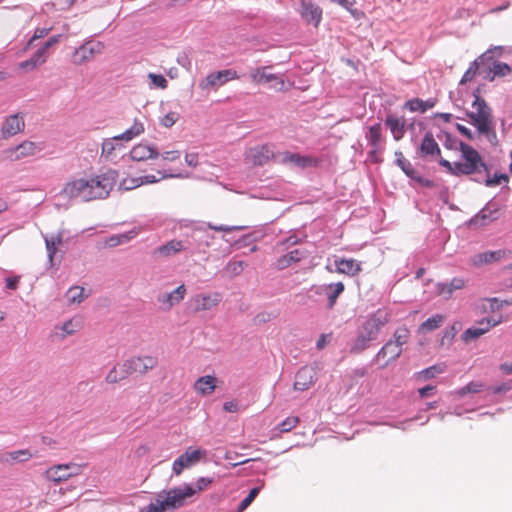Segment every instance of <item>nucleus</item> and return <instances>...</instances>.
I'll use <instances>...</instances> for the list:
<instances>
[{"label":"nucleus","instance_id":"nucleus-42","mask_svg":"<svg viewBox=\"0 0 512 512\" xmlns=\"http://www.w3.org/2000/svg\"><path fill=\"white\" fill-rule=\"evenodd\" d=\"M45 243H46V249L48 251L49 262L52 263L53 257L57 251V247H58V245H60L62 243V235L58 234L55 237L46 238Z\"/></svg>","mask_w":512,"mask_h":512},{"label":"nucleus","instance_id":"nucleus-3","mask_svg":"<svg viewBox=\"0 0 512 512\" xmlns=\"http://www.w3.org/2000/svg\"><path fill=\"white\" fill-rule=\"evenodd\" d=\"M469 122L480 135H483L492 146H497L499 141L495 130V122L491 107L487 102L474 93L472 110L467 112Z\"/></svg>","mask_w":512,"mask_h":512},{"label":"nucleus","instance_id":"nucleus-6","mask_svg":"<svg viewBox=\"0 0 512 512\" xmlns=\"http://www.w3.org/2000/svg\"><path fill=\"white\" fill-rule=\"evenodd\" d=\"M277 153L271 144L258 145L249 148L245 152L244 161L252 167H260L268 164L270 161L276 162Z\"/></svg>","mask_w":512,"mask_h":512},{"label":"nucleus","instance_id":"nucleus-22","mask_svg":"<svg viewBox=\"0 0 512 512\" xmlns=\"http://www.w3.org/2000/svg\"><path fill=\"white\" fill-rule=\"evenodd\" d=\"M129 155L133 161L142 162L149 159H157L159 152L154 146L139 143L130 150Z\"/></svg>","mask_w":512,"mask_h":512},{"label":"nucleus","instance_id":"nucleus-11","mask_svg":"<svg viewBox=\"0 0 512 512\" xmlns=\"http://www.w3.org/2000/svg\"><path fill=\"white\" fill-rule=\"evenodd\" d=\"M240 76L233 69H225L218 72L208 74L203 80L199 82V88L204 91L216 89L218 86L225 84L228 81L239 79Z\"/></svg>","mask_w":512,"mask_h":512},{"label":"nucleus","instance_id":"nucleus-27","mask_svg":"<svg viewBox=\"0 0 512 512\" xmlns=\"http://www.w3.org/2000/svg\"><path fill=\"white\" fill-rule=\"evenodd\" d=\"M314 383V372L312 369L303 367L295 376L294 390L305 391Z\"/></svg>","mask_w":512,"mask_h":512},{"label":"nucleus","instance_id":"nucleus-23","mask_svg":"<svg viewBox=\"0 0 512 512\" xmlns=\"http://www.w3.org/2000/svg\"><path fill=\"white\" fill-rule=\"evenodd\" d=\"M466 286V280L461 277H454L448 283H438L436 285L437 294L444 299H450L457 290H462Z\"/></svg>","mask_w":512,"mask_h":512},{"label":"nucleus","instance_id":"nucleus-10","mask_svg":"<svg viewBox=\"0 0 512 512\" xmlns=\"http://www.w3.org/2000/svg\"><path fill=\"white\" fill-rule=\"evenodd\" d=\"M105 45L101 41H88L75 49L72 54V62L75 65H82L92 60L96 55L101 54Z\"/></svg>","mask_w":512,"mask_h":512},{"label":"nucleus","instance_id":"nucleus-36","mask_svg":"<svg viewBox=\"0 0 512 512\" xmlns=\"http://www.w3.org/2000/svg\"><path fill=\"white\" fill-rule=\"evenodd\" d=\"M33 457V454L28 449H22L17 451L7 452L2 456V461L9 464H14L16 462H25L30 460Z\"/></svg>","mask_w":512,"mask_h":512},{"label":"nucleus","instance_id":"nucleus-62","mask_svg":"<svg viewBox=\"0 0 512 512\" xmlns=\"http://www.w3.org/2000/svg\"><path fill=\"white\" fill-rule=\"evenodd\" d=\"M177 63L182 66L185 70H191V59L186 53H181L177 56Z\"/></svg>","mask_w":512,"mask_h":512},{"label":"nucleus","instance_id":"nucleus-9","mask_svg":"<svg viewBox=\"0 0 512 512\" xmlns=\"http://www.w3.org/2000/svg\"><path fill=\"white\" fill-rule=\"evenodd\" d=\"M206 456L207 452L205 450L188 447L185 452L173 462L172 470L176 476H179L185 468L191 467L201 459H205Z\"/></svg>","mask_w":512,"mask_h":512},{"label":"nucleus","instance_id":"nucleus-7","mask_svg":"<svg viewBox=\"0 0 512 512\" xmlns=\"http://www.w3.org/2000/svg\"><path fill=\"white\" fill-rule=\"evenodd\" d=\"M83 467L84 465L78 463L58 464L48 468L45 471V476L49 481L59 483L79 475Z\"/></svg>","mask_w":512,"mask_h":512},{"label":"nucleus","instance_id":"nucleus-55","mask_svg":"<svg viewBox=\"0 0 512 512\" xmlns=\"http://www.w3.org/2000/svg\"><path fill=\"white\" fill-rule=\"evenodd\" d=\"M42 64H43L42 61H40L35 56V53H34L33 56L31 58H29L28 60L20 62L19 68L29 71V70H34L35 68H37L39 65H42Z\"/></svg>","mask_w":512,"mask_h":512},{"label":"nucleus","instance_id":"nucleus-2","mask_svg":"<svg viewBox=\"0 0 512 512\" xmlns=\"http://www.w3.org/2000/svg\"><path fill=\"white\" fill-rule=\"evenodd\" d=\"M459 151L461 153V161L459 162L451 163L443 158L439 160V164L444 167L449 174L459 177L463 175L479 174L482 171L486 174L489 173V168L483 161L481 155L472 146L461 142Z\"/></svg>","mask_w":512,"mask_h":512},{"label":"nucleus","instance_id":"nucleus-5","mask_svg":"<svg viewBox=\"0 0 512 512\" xmlns=\"http://www.w3.org/2000/svg\"><path fill=\"white\" fill-rule=\"evenodd\" d=\"M249 77L255 85L268 84L269 88L276 91H287L293 86V83L286 80L283 74L271 73L267 66L251 69Z\"/></svg>","mask_w":512,"mask_h":512},{"label":"nucleus","instance_id":"nucleus-1","mask_svg":"<svg viewBox=\"0 0 512 512\" xmlns=\"http://www.w3.org/2000/svg\"><path fill=\"white\" fill-rule=\"evenodd\" d=\"M117 178V171L112 169L90 177H72L63 185L60 195L64 199H81L85 202L104 199L113 189Z\"/></svg>","mask_w":512,"mask_h":512},{"label":"nucleus","instance_id":"nucleus-31","mask_svg":"<svg viewBox=\"0 0 512 512\" xmlns=\"http://www.w3.org/2000/svg\"><path fill=\"white\" fill-rule=\"evenodd\" d=\"M129 375H131V372L128 369L127 362L124 361L122 364L114 366L106 375L105 380L109 384H116L126 379Z\"/></svg>","mask_w":512,"mask_h":512},{"label":"nucleus","instance_id":"nucleus-34","mask_svg":"<svg viewBox=\"0 0 512 512\" xmlns=\"http://www.w3.org/2000/svg\"><path fill=\"white\" fill-rule=\"evenodd\" d=\"M435 105V100H422L419 98H413L408 100L404 108L408 109L410 112H420L425 113L428 109L433 108Z\"/></svg>","mask_w":512,"mask_h":512},{"label":"nucleus","instance_id":"nucleus-38","mask_svg":"<svg viewBox=\"0 0 512 512\" xmlns=\"http://www.w3.org/2000/svg\"><path fill=\"white\" fill-rule=\"evenodd\" d=\"M445 321V316L442 314H435L428 318L419 326V333H428L441 327Z\"/></svg>","mask_w":512,"mask_h":512},{"label":"nucleus","instance_id":"nucleus-12","mask_svg":"<svg viewBox=\"0 0 512 512\" xmlns=\"http://www.w3.org/2000/svg\"><path fill=\"white\" fill-rule=\"evenodd\" d=\"M183 496L179 490H173L166 499H155L141 512H174L181 505Z\"/></svg>","mask_w":512,"mask_h":512},{"label":"nucleus","instance_id":"nucleus-44","mask_svg":"<svg viewBox=\"0 0 512 512\" xmlns=\"http://www.w3.org/2000/svg\"><path fill=\"white\" fill-rule=\"evenodd\" d=\"M143 185V182L141 181L140 177H132L127 176L122 179V181L119 184V188L121 190H133L135 188H138Z\"/></svg>","mask_w":512,"mask_h":512},{"label":"nucleus","instance_id":"nucleus-35","mask_svg":"<svg viewBox=\"0 0 512 512\" xmlns=\"http://www.w3.org/2000/svg\"><path fill=\"white\" fill-rule=\"evenodd\" d=\"M144 131V123L140 120L135 119L133 125L127 130H125L122 134L115 136V139H123V141L129 142L134 138L142 135Z\"/></svg>","mask_w":512,"mask_h":512},{"label":"nucleus","instance_id":"nucleus-13","mask_svg":"<svg viewBox=\"0 0 512 512\" xmlns=\"http://www.w3.org/2000/svg\"><path fill=\"white\" fill-rule=\"evenodd\" d=\"M503 318L502 315H499L498 317H485L482 318L477 324L478 325H485V328H478L471 327L464 331L462 334V339L465 342H469L471 340L477 339L486 332H488L492 327L497 326L502 322Z\"/></svg>","mask_w":512,"mask_h":512},{"label":"nucleus","instance_id":"nucleus-16","mask_svg":"<svg viewBox=\"0 0 512 512\" xmlns=\"http://www.w3.org/2000/svg\"><path fill=\"white\" fill-rule=\"evenodd\" d=\"M384 123L395 141H400L404 137L407 125L405 116H399L396 113H389L387 114Z\"/></svg>","mask_w":512,"mask_h":512},{"label":"nucleus","instance_id":"nucleus-19","mask_svg":"<svg viewBox=\"0 0 512 512\" xmlns=\"http://www.w3.org/2000/svg\"><path fill=\"white\" fill-rule=\"evenodd\" d=\"M195 312L208 311L216 307L221 301V294L214 292L211 294H198L192 299Z\"/></svg>","mask_w":512,"mask_h":512},{"label":"nucleus","instance_id":"nucleus-63","mask_svg":"<svg viewBox=\"0 0 512 512\" xmlns=\"http://www.w3.org/2000/svg\"><path fill=\"white\" fill-rule=\"evenodd\" d=\"M511 389H512V384L509 382H506V383H502L498 386H494L492 388V392L494 394H501V393H506V392L510 391Z\"/></svg>","mask_w":512,"mask_h":512},{"label":"nucleus","instance_id":"nucleus-4","mask_svg":"<svg viewBox=\"0 0 512 512\" xmlns=\"http://www.w3.org/2000/svg\"><path fill=\"white\" fill-rule=\"evenodd\" d=\"M390 320V314L384 310L376 311L362 326V330L356 338L351 350L361 352L365 350L369 343L375 340L379 331Z\"/></svg>","mask_w":512,"mask_h":512},{"label":"nucleus","instance_id":"nucleus-29","mask_svg":"<svg viewBox=\"0 0 512 512\" xmlns=\"http://www.w3.org/2000/svg\"><path fill=\"white\" fill-rule=\"evenodd\" d=\"M306 257V252L301 249H294L287 254L279 257L275 263V267L278 270H283L294 263L299 262L301 259Z\"/></svg>","mask_w":512,"mask_h":512},{"label":"nucleus","instance_id":"nucleus-58","mask_svg":"<svg viewBox=\"0 0 512 512\" xmlns=\"http://www.w3.org/2000/svg\"><path fill=\"white\" fill-rule=\"evenodd\" d=\"M478 70V64L476 62H473L470 67L466 70L464 75L462 76V79L460 80V84H465L469 81H472L477 73Z\"/></svg>","mask_w":512,"mask_h":512},{"label":"nucleus","instance_id":"nucleus-39","mask_svg":"<svg viewBox=\"0 0 512 512\" xmlns=\"http://www.w3.org/2000/svg\"><path fill=\"white\" fill-rule=\"evenodd\" d=\"M395 156L397 165L408 177L421 181V178L417 177V171L413 168L412 164L403 156L402 152H395Z\"/></svg>","mask_w":512,"mask_h":512},{"label":"nucleus","instance_id":"nucleus-45","mask_svg":"<svg viewBox=\"0 0 512 512\" xmlns=\"http://www.w3.org/2000/svg\"><path fill=\"white\" fill-rule=\"evenodd\" d=\"M62 336H68L74 334L76 331L80 329V322L74 319H70L63 323L61 326Z\"/></svg>","mask_w":512,"mask_h":512},{"label":"nucleus","instance_id":"nucleus-56","mask_svg":"<svg viewBox=\"0 0 512 512\" xmlns=\"http://www.w3.org/2000/svg\"><path fill=\"white\" fill-rule=\"evenodd\" d=\"M148 78L151 80L152 84L157 88L166 89L168 86L166 78L161 74L149 73Z\"/></svg>","mask_w":512,"mask_h":512},{"label":"nucleus","instance_id":"nucleus-24","mask_svg":"<svg viewBox=\"0 0 512 512\" xmlns=\"http://www.w3.org/2000/svg\"><path fill=\"white\" fill-rule=\"evenodd\" d=\"M186 294V287L184 284L178 286L170 293L163 294L158 298V301L164 305L165 310L171 309L173 306L179 304Z\"/></svg>","mask_w":512,"mask_h":512},{"label":"nucleus","instance_id":"nucleus-37","mask_svg":"<svg viewBox=\"0 0 512 512\" xmlns=\"http://www.w3.org/2000/svg\"><path fill=\"white\" fill-rule=\"evenodd\" d=\"M367 140L369 141V144L372 146L373 150L371 151V154H375L379 148L380 143L382 141V127L380 123H376L375 125H372L369 127V131L367 134Z\"/></svg>","mask_w":512,"mask_h":512},{"label":"nucleus","instance_id":"nucleus-14","mask_svg":"<svg viewBox=\"0 0 512 512\" xmlns=\"http://www.w3.org/2000/svg\"><path fill=\"white\" fill-rule=\"evenodd\" d=\"M276 162L285 165H292L295 167L306 168L308 166L316 165V160L309 156H302L298 153L289 151L277 153Z\"/></svg>","mask_w":512,"mask_h":512},{"label":"nucleus","instance_id":"nucleus-15","mask_svg":"<svg viewBox=\"0 0 512 512\" xmlns=\"http://www.w3.org/2000/svg\"><path fill=\"white\" fill-rule=\"evenodd\" d=\"M128 364V369L131 374L139 373L146 374L148 371L154 369L158 364V359L154 356L146 355V356H138L132 357L126 360Z\"/></svg>","mask_w":512,"mask_h":512},{"label":"nucleus","instance_id":"nucleus-18","mask_svg":"<svg viewBox=\"0 0 512 512\" xmlns=\"http://www.w3.org/2000/svg\"><path fill=\"white\" fill-rule=\"evenodd\" d=\"M300 14L307 24H312L317 28L322 20L323 12L318 5L312 2L302 1Z\"/></svg>","mask_w":512,"mask_h":512},{"label":"nucleus","instance_id":"nucleus-47","mask_svg":"<svg viewBox=\"0 0 512 512\" xmlns=\"http://www.w3.org/2000/svg\"><path fill=\"white\" fill-rule=\"evenodd\" d=\"M494 76L505 77L511 73V68L508 64L503 62H494L491 68Z\"/></svg>","mask_w":512,"mask_h":512},{"label":"nucleus","instance_id":"nucleus-60","mask_svg":"<svg viewBox=\"0 0 512 512\" xmlns=\"http://www.w3.org/2000/svg\"><path fill=\"white\" fill-rule=\"evenodd\" d=\"M51 29H52L51 27H49V28H37L34 31L33 37L27 43V46L25 47V50H27L29 47H31V45H32L34 40L41 39V38H44L45 36H47L49 34V32L51 31Z\"/></svg>","mask_w":512,"mask_h":512},{"label":"nucleus","instance_id":"nucleus-50","mask_svg":"<svg viewBox=\"0 0 512 512\" xmlns=\"http://www.w3.org/2000/svg\"><path fill=\"white\" fill-rule=\"evenodd\" d=\"M409 338V330L406 327L398 328L394 333V343L398 344L401 348L407 343Z\"/></svg>","mask_w":512,"mask_h":512},{"label":"nucleus","instance_id":"nucleus-33","mask_svg":"<svg viewBox=\"0 0 512 512\" xmlns=\"http://www.w3.org/2000/svg\"><path fill=\"white\" fill-rule=\"evenodd\" d=\"M185 249L184 242L181 240H170L166 244L158 247L155 253L163 257H171Z\"/></svg>","mask_w":512,"mask_h":512},{"label":"nucleus","instance_id":"nucleus-46","mask_svg":"<svg viewBox=\"0 0 512 512\" xmlns=\"http://www.w3.org/2000/svg\"><path fill=\"white\" fill-rule=\"evenodd\" d=\"M486 175L487 177L484 180V184L487 187H494L500 185L503 182L508 183L509 181V177L506 174H495L493 177H490L489 173Z\"/></svg>","mask_w":512,"mask_h":512},{"label":"nucleus","instance_id":"nucleus-25","mask_svg":"<svg viewBox=\"0 0 512 512\" xmlns=\"http://www.w3.org/2000/svg\"><path fill=\"white\" fill-rule=\"evenodd\" d=\"M334 264L338 273L348 276H356L362 270L361 263L355 259L339 258L334 261Z\"/></svg>","mask_w":512,"mask_h":512},{"label":"nucleus","instance_id":"nucleus-53","mask_svg":"<svg viewBox=\"0 0 512 512\" xmlns=\"http://www.w3.org/2000/svg\"><path fill=\"white\" fill-rule=\"evenodd\" d=\"M445 370L446 364L440 363L423 370L422 375L424 376V378L428 379L434 377L437 374L443 373Z\"/></svg>","mask_w":512,"mask_h":512},{"label":"nucleus","instance_id":"nucleus-64","mask_svg":"<svg viewBox=\"0 0 512 512\" xmlns=\"http://www.w3.org/2000/svg\"><path fill=\"white\" fill-rule=\"evenodd\" d=\"M180 151L178 150H172V151H166L162 154V157L164 160L167 161H175L180 158Z\"/></svg>","mask_w":512,"mask_h":512},{"label":"nucleus","instance_id":"nucleus-28","mask_svg":"<svg viewBox=\"0 0 512 512\" xmlns=\"http://www.w3.org/2000/svg\"><path fill=\"white\" fill-rule=\"evenodd\" d=\"M217 379L214 376L206 375L197 379L193 385L196 393L205 396L212 394L217 385Z\"/></svg>","mask_w":512,"mask_h":512},{"label":"nucleus","instance_id":"nucleus-49","mask_svg":"<svg viewBox=\"0 0 512 512\" xmlns=\"http://www.w3.org/2000/svg\"><path fill=\"white\" fill-rule=\"evenodd\" d=\"M458 332L457 323H454L450 328L446 329L443 332L442 338L440 340L441 345H450L453 341L454 337Z\"/></svg>","mask_w":512,"mask_h":512},{"label":"nucleus","instance_id":"nucleus-54","mask_svg":"<svg viewBox=\"0 0 512 512\" xmlns=\"http://www.w3.org/2000/svg\"><path fill=\"white\" fill-rule=\"evenodd\" d=\"M487 303L489 304V309L494 311L501 310L504 306L512 305V300H499L498 298H488L486 299Z\"/></svg>","mask_w":512,"mask_h":512},{"label":"nucleus","instance_id":"nucleus-8","mask_svg":"<svg viewBox=\"0 0 512 512\" xmlns=\"http://www.w3.org/2000/svg\"><path fill=\"white\" fill-rule=\"evenodd\" d=\"M213 481H214L213 478L200 477L196 481L195 488L189 484H185V485L179 486V487H174L172 489L162 491L161 493L158 494L156 499H162V500L166 499L168 494L171 491L179 490L180 494H183V495L185 494V496H183V499L181 501L182 502L181 505L177 508V509H179L185 505V502L188 498L194 496L197 492H201V491L207 489L213 483Z\"/></svg>","mask_w":512,"mask_h":512},{"label":"nucleus","instance_id":"nucleus-21","mask_svg":"<svg viewBox=\"0 0 512 512\" xmlns=\"http://www.w3.org/2000/svg\"><path fill=\"white\" fill-rule=\"evenodd\" d=\"M506 255V250L485 251L475 254L469 260L470 264L474 267H481L486 264L498 262Z\"/></svg>","mask_w":512,"mask_h":512},{"label":"nucleus","instance_id":"nucleus-26","mask_svg":"<svg viewBox=\"0 0 512 512\" xmlns=\"http://www.w3.org/2000/svg\"><path fill=\"white\" fill-rule=\"evenodd\" d=\"M419 152L421 157L423 158L435 157L440 155V147L436 140L434 139L432 133L428 132L425 134L420 144Z\"/></svg>","mask_w":512,"mask_h":512},{"label":"nucleus","instance_id":"nucleus-40","mask_svg":"<svg viewBox=\"0 0 512 512\" xmlns=\"http://www.w3.org/2000/svg\"><path fill=\"white\" fill-rule=\"evenodd\" d=\"M138 234L137 230H131L126 233L113 235L109 237L106 241V244L110 247H115L117 245L123 244L125 242L130 241Z\"/></svg>","mask_w":512,"mask_h":512},{"label":"nucleus","instance_id":"nucleus-61","mask_svg":"<svg viewBox=\"0 0 512 512\" xmlns=\"http://www.w3.org/2000/svg\"><path fill=\"white\" fill-rule=\"evenodd\" d=\"M245 263L243 261H232L227 265V269L233 274L238 275L243 271Z\"/></svg>","mask_w":512,"mask_h":512},{"label":"nucleus","instance_id":"nucleus-43","mask_svg":"<svg viewBox=\"0 0 512 512\" xmlns=\"http://www.w3.org/2000/svg\"><path fill=\"white\" fill-rule=\"evenodd\" d=\"M121 140L122 139H115V136L113 138L104 140V142L102 143V149H101L102 156H104L105 158H110L114 154L115 150L117 148H120V146L116 143V141H121Z\"/></svg>","mask_w":512,"mask_h":512},{"label":"nucleus","instance_id":"nucleus-52","mask_svg":"<svg viewBox=\"0 0 512 512\" xmlns=\"http://www.w3.org/2000/svg\"><path fill=\"white\" fill-rule=\"evenodd\" d=\"M484 385L481 383V382H470L468 383L467 385H465L464 387H462L459 391H458V394L460 396H464L468 393H479L480 391H482Z\"/></svg>","mask_w":512,"mask_h":512},{"label":"nucleus","instance_id":"nucleus-57","mask_svg":"<svg viewBox=\"0 0 512 512\" xmlns=\"http://www.w3.org/2000/svg\"><path fill=\"white\" fill-rule=\"evenodd\" d=\"M158 174L160 175L159 178H157L155 175H145V176H140V179L143 182V185H146V184L156 183V182L160 181L161 179L174 177V175H168L161 171H158Z\"/></svg>","mask_w":512,"mask_h":512},{"label":"nucleus","instance_id":"nucleus-41","mask_svg":"<svg viewBox=\"0 0 512 512\" xmlns=\"http://www.w3.org/2000/svg\"><path fill=\"white\" fill-rule=\"evenodd\" d=\"M85 297L84 288L79 286L71 287L66 293L67 301L70 304H79Z\"/></svg>","mask_w":512,"mask_h":512},{"label":"nucleus","instance_id":"nucleus-20","mask_svg":"<svg viewBox=\"0 0 512 512\" xmlns=\"http://www.w3.org/2000/svg\"><path fill=\"white\" fill-rule=\"evenodd\" d=\"M25 123L22 116L19 114L11 115L5 119L1 127V134L3 138L12 137L24 130Z\"/></svg>","mask_w":512,"mask_h":512},{"label":"nucleus","instance_id":"nucleus-59","mask_svg":"<svg viewBox=\"0 0 512 512\" xmlns=\"http://www.w3.org/2000/svg\"><path fill=\"white\" fill-rule=\"evenodd\" d=\"M178 119H179L178 113L169 112L166 115H164V117L161 118L160 123L164 127L169 128V127L173 126L177 122Z\"/></svg>","mask_w":512,"mask_h":512},{"label":"nucleus","instance_id":"nucleus-48","mask_svg":"<svg viewBox=\"0 0 512 512\" xmlns=\"http://www.w3.org/2000/svg\"><path fill=\"white\" fill-rule=\"evenodd\" d=\"M298 423L299 418L297 416H289L279 424L278 428L280 432L286 433L295 428Z\"/></svg>","mask_w":512,"mask_h":512},{"label":"nucleus","instance_id":"nucleus-30","mask_svg":"<svg viewBox=\"0 0 512 512\" xmlns=\"http://www.w3.org/2000/svg\"><path fill=\"white\" fill-rule=\"evenodd\" d=\"M402 353V348L394 343L393 341H388L378 352L377 357L380 359H384V365L389 364L391 361L396 360Z\"/></svg>","mask_w":512,"mask_h":512},{"label":"nucleus","instance_id":"nucleus-32","mask_svg":"<svg viewBox=\"0 0 512 512\" xmlns=\"http://www.w3.org/2000/svg\"><path fill=\"white\" fill-rule=\"evenodd\" d=\"M345 286L342 282L330 283L324 286L323 291L327 295V308L332 309L338 297L343 293Z\"/></svg>","mask_w":512,"mask_h":512},{"label":"nucleus","instance_id":"nucleus-51","mask_svg":"<svg viewBox=\"0 0 512 512\" xmlns=\"http://www.w3.org/2000/svg\"><path fill=\"white\" fill-rule=\"evenodd\" d=\"M260 491V488L258 487H255V488H252L250 491H249V494L241 501L239 507H238V512H243L245 509H247V507L254 501V499L257 497L258 493Z\"/></svg>","mask_w":512,"mask_h":512},{"label":"nucleus","instance_id":"nucleus-17","mask_svg":"<svg viewBox=\"0 0 512 512\" xmlns=\"http://www.w3.org/2000/svg\"><path fill=\"white\" fill-rule=\"evenodd\" d=\"M42 150L40 144L32 142V141H24L13 149H9L7 151L8 157L17 161L25 157L34 156Z\"/></svg>","mask_w":512,"mask_h":512}]
</instances>
